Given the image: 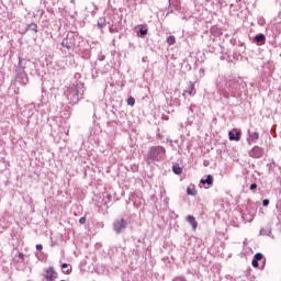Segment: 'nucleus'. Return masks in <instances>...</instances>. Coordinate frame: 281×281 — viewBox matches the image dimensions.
I'll return each instance as SVG.
<instances>
[{"mask_svg": "<svg viewBox=\"0 0 281 281\" xmlns=\"http://www.w3.org/2000/svg\"><path fill=\"white\" fill-rule=\"evenodd\" d=\"M64 93L69 104H78L82 100V95H85V83L76 80Z\"/></svg>", "mask_w": 281, "mask_h": 281, "instance_id": "1", "label": "nucleus"}, {"mask_svg": "<svg viewBox=\"0 0 281 281\" xmlns=\"http://www.w3.org/2000/svg\"><path fill=\"white\" fill-rule=\"evenodd\" d=\"M31 65H34L32 60L19 57V63L15 66V81H18L19 85H22V87H25V85L30 82V78L27 77L25 69Z\"/></svg>", "mask_w": 281, "mask_h": 281, "instance_id": "2", "label": "nucleus"}, {"mask_svg": "<svg viewBox=\"0 0 281 281\" xmlns=\"http://www.w3.org/2000/svg\"><path fill=\"white\" fill-rule=\"evenodd\" d=\"M146 159L148 164H155V161H164V159H166V148L160 145L149 147Z\"/></svg>", "mask_w": 281, "mask_h": 281, "instance_id": "3", "label": "nucleus"}, {"mask_svg": "<svg viewBox=\"0 0 281 281\" xmlns=\"http://www.w3.org/2000/svg\"><path fill=\"white\" fill-rule=\"evenodd\" d=\"M80 43H82V37L77 33L70 32L63 40L61 47H66V49H76L77 47H80Z\"/></svg>", "mask_w": 281, "mask_h": 281, "instance_id": "4", "label": "nucleus"}, {"mask_svg": "<svg viewBox=\"0 0 281 281\" xmlns=\"http://www.w3.org/2000/svg\"><path fill=\"white\" fill-rule=\"evenodd\" d=\"M248 155L252 159H262L265 157V148L256 145L248 151Z\"/></svg>", "mask_w": 281, "mask_h": 281, "instance_id": "5", "label": "nucleus"}, {"mask_svg": "<svg viewBox=\"0 0 281 281\" xmlns=\"http://www.w3.org/2000/svg\"><path fill=\"white\" fill-rule=\"evenodd\" d=\"M127 225L128 223L126 222V220L119 218L113 222V229L115 234H122V232H124Z\"/></svg>", "mask_w": 281, "mask_h": 281, "instance_id": "6", "label": "nucleus"}, {"mask_svg": "<svg viewBox=\"0 0 281 281\" xmlns=\"http://www.w3.org/2000/svg\"><path fill=\"white\" fill-rule=\"evenodd\" d=\"M43 278L45 281H56V279L58 278V272H56V270H54V267H48L44 271Z\"/></svg>", "mask_w": 281, "mask_h": 281, "instance_id": "7", "label": "nucleus"}, {"mask_svg": "<svg viewBox=\"0 0 281 281\" xmlns=\"http://www.w3.org/2000/svg\"><path fill=\"white\" fill-rule=\"evenodd\" d=\"M259 139H260V134L258 132L248 131L247 142L249 146H251V144H257Z\"/></svg>", "mask_w": 281, "mask_h": 281, "instance_id": "8", "label": "nucleus"}, {"mask_svg": "<svg viewBox=\"0 0 281 281\" xmlns=\"http://www.w3.org/2000/svg\"><path fill=\"white\" fill-rule=\"evenodd\" d=\"M252 43H256L258 46L265 45V43H267V36L259 33L254 37Z\"/></svg>", "mask_w": 281, "mask_h": 281, "instance_id": "9", "label": "nucleus"}, {"mask_svg": "<svg viewBox=\"0 0 281 281\" xmlns=\"http://www.w3.org/2000/svg\"><path fill=\"white\" fill-rule=\"evenodd\" d=\"M186 93H188V95H190L191 98L196 95V89L194 88V82L192 81L189 82V89L184 90L182 95H186Z\"/></svg>", "mask_w": 281, "mask_h": 281, "instance_id": "10", "label": "nucleus"}, {"mask_svg": "<svg viewBox=\"0 0 281 281\" xmlns=\"http://www.w3.org/2000/svg\"><path fill=\"white\" fill-rule=\"evenodd\" d=\"M186 220L192 226L193 232H196V227H199L196 218L193 215H188Z\"/></svg>", "mask_w": 281, "mask_h": 281, "instance_id": "11", "label": "nucleus"}, {"mask_svg": "<svg viewBox=\"0 0 281 281\" xmlns=\"http://www.w3.org/2000/svg\"><path fill=\"white\" fill-rule=\"evenodd\" d=\"M200 183H202V186H214V176L207 175L206 179L200 180Z\"/></svg>", "mask_w": 281, "mask_h": 281, "instance_id": "12", "label": "nucleus"}, {"mask_svg": "<svg viewBox=\"0 0 281 281\" xmlns=\"http://www.w3.org/2000/svg\"><path fill=\"white\" fill-rule=\"evenodd\" d=\"M228 139L231 142H240V132H228Z\"/></svg>", "mask_w": 281, "mask_h": 281, "instance_id": "13", "label": "nucleus"}, {"mask_svg": "<svg viewBox=\"0 0 281 281\" xmlns=\"http://www.w3.org/2000/svg\"><path fill=\"white\" fill-rule=\"evenodd\" d=\"M109 22H106V18H100L97 22V27L98 30H101V32H103L102 30H104V27H106V24Z\"/></svg>", "mask_w": 281, "mask_h": 281, "instance_id": "14", "label": "nucleus"}, {"mask_svg": "<svg viewBox=\"0 0 281 281\" xmlns=\"http://www.w3.org/2000/svg\"><path fill=\"white\" fill-rule=\"evenodd\" d=\"M25 32H35V34H37L38 33V24H36V23L27 24L25 27Z\"/></svg>", "mask_w": 281, "mask_h": 281, "instance_id": "15", "label": "nucleus"}, {"mask_svg": "<svg viewBox=\"0 0 281 281\" xmlns=\"http://www.w3.org/2000/svg\"><path fill=\"white\" fill-rule=\"evenodd\" d=\"M259 236H269L271 237V226H266L265 228H261L259 232Z\"/></svg>", "mask_w": 281, "mask_h": 281, "instance_id": "16", "label": "nucleus"}, {"mask_svg": "<svg viewBox=\"0 0 281 281\" xmlns=\"http://www.w3.org/2000/svg\"><path fill=\"white\" fill-rule=\"evenodd\" d=\"M172 172H173V175H182L183 168H181V166H179V164H175L172 166Z\"/></svg>", "mask_w": 281, "mask_h": 281, "instance_id": "17", "label": "nucleus"}, {"mask_svg": "<svg viewBox=\"0 0 281 281\" xmlns=\"http://www.w3.org/2000/svg\"><path fill=\"white\" fill-rule=\"evenodd\" d=\"M63 273H66V276H69L71 273V266L68 263H63L61 265Z\"/></svg>", "mask_w": 281, "mask_h": 281, "instance_id": "18", "label": "nucleus"}, {"mask_svg": "<svg viewBox=\"0 0 281 281\" xmlns=\"http://www.w3.org/2000/svg\"><path fill=\"white\" fill-rule=\"evenodd\" d=\"M147 34H148V29L140 27L138 30V36H140V38H144V36H146Z\"/></svg>", "mask_w": 281, "mask_h": 281, "instance_id": "19", "label": "nucleus"}, {"mask_svg": "<svg viewBox=\"0 0 281 281\" xmlns=\"http://www.w3.org/2000/svg\"><path fill=\"white\" fill-rule=\"evenodd\" d=\"M169 5H171V8H175L176 10H179L180 8L179 1L177 0H169Z\"/></svg>", "mask_w": 281, "mask_h": 281, "instance_id": "20", "label": "nucleus"}, {"mask_svg": "<svg viewBox=\"0 0 281 281\" xmlns=\"http://www.w3.org/2000/svg\"><path fill=\"white\" fill-rule=\"evenodd\" d=\"M187 194H189L190 196H196V189L188 187Z\"/></svg>", "mask_w": 281, "mask_h": 281, "instance_id": "21", "label": "nucleus"}, {"mask_svg": "<svg viewBox=\"0 0 281 281\" xmlns=\"http://www.w3.org/2000/svg\"><path fill=\"white\" fill-rule=\"evenodd\" d=\"M109 32L111 34H117V32H120V29H117V26H114L113 24L109 26Z\"/></svg>", "mask_w": 281, "mask_h": 281, "instance_id": "22", "label": "nucleus"}, {"mask_svg": "<svg viewBox=\"0 0 281 281\" xmlns=\"http://www.w3.org/2000/svg\"><path fill=\"white\" fill-rule=\"evenodd\" d=\"M167 43H168V45H175V43H177L175 35L168 36Z\"/></svg>", "mask_w": 281, "mask_h": 281, "instance_id": "23", "label": "nucleus"}, {"mask_svg": "<svg viewBox=\"0 0 281 281\" xmlns=\"http://www.w3.org/2000/svg\"><path fill=\"white\" fill-rule=\"evenodd\" d=\"M127 104H128V106H135V98L130 97V98L127 99Z\"/></svg>", "mask_w": 281, "mask_h": 281, "instance_id": "24", "label": "nucleus"}, {"mask_svg": "<svg viewBox=\"0 0 281 281\" xmlns=\"http://www.w3.org/2000/svg\"><path fill=\"white\" fill-rule=\"evenodd\" d=\"M262 258H263V255H262L261 252H257V254L254 256V259L257 260V261H259V262H260V260H262Z\"/></svg>", "mask_w": 281, "mask_h": 281, "instance_id": "25", "label": "nucleus"}, {"mask_svg": "<svg viewBox=\"0 0 281 281\" xmlns=\"http://www.w3.org/2000/svg\"><path fill=\"white\" fill-rule=\"evenodd\" d=\"M251 265H252V267L255 268V269H258V267H259V261L258 260H256V259H252V262H251Z\"/></svg>", "mask_w": 281, "mask_h": 281, "instance_id": "26", "label": "nucleus"}, {"mask_svg": "<svg viewBox=\"0 0 281 281\" xmlns=\"http://www.w3.org/2000/svg\"><path fill=\"white\" fill-rule=\"evenodd\" d=\"M106 59V56L102 55V53H100L98 55V60L102 61V60H105Z\"/></svg>", "mask_w": 281, "mask_h": 281, "instance_id": "27", "label": "nucleus"}, {"mask_svg": "<svg viewBox=\"0 0 281 281\" xmlns=\"http://www.w3.org/2000/svg\"><path fill=\"white\" fill-rule=\"evenodd\" d=\"M258 189V184L257 183H251L249 187V190L254 191Z\"/></svg>", "mask_w": 281, "mask_h": 281, "instance_id": "28", "label": "nucleus"}, {"mask_svg": "<svg viewBox=\"0 0 281 281\" xmlns=\"http://www.w3.org/2000/svg\"><path fill=\"white\" fill-rule=\"evenodd\" d=\"M269 203H270L269 199H265V200L262 201L263 207L269 206Z\"/></svg>", "mask_w": 281, "mask_h": 281, "instance_id": "29", "label": "nucleus"}, {"mask_svg": "<svg viewBox=\"0 0 281 281\" xmlns=\"http://www.w3.org/2000/svg\"><path fill=\"white\" fill-rule=\"evenodd\" d=\"M85 223H87V217H80L79 218V224L85 225Z\"/></svg>", "mask_w": 281, "mask_h": 281, "instance_id": "30", "label": "nucleus"}, {"mask_svg": "<svg viewBox=\"0 0 281 281\" xmlns=\"http://www.w3.org/2000/svg\"><path fill=\"white\" fill-rule=\"evenodd\" d=\"M172 281H187L183 277H177Z\"/></svg>", "mask_w": 281, "mask_h": 281, "instance_id": "31", "label": "nucleus"}, {"mask_svg": "<svg viewBox=\"0 0 281 281\" xmlns=\"http://www.w3.org/2000/svg\"><path fill=\"white\" fill-rule=\"evenodd\" d=\"M173 10H172V5L169 4L168 9H167V14H172Z\"/></svg>", "mask_w": 281, "mask_h": 281, "instance_id": "32", "label": "nucleus"}, {"mask_svg": "<svg viewBox=\"0 0 281 281\" xmlns=\"http://www.w3.org/2000/svg\"><path fill=\"white\" fill-rule=\"evenodd\" d=\"M35 247L37 251H43V245L37 244Z\"/></svg>", "mask_w": 281, "mask_h": 281, "instance_id": "33", "label": "nucleus"}, {"mask_svg": "<svg viewBox=\"0 0 281 281\" xmlns=\"http://www.w3.org/2000/svg\"><path fill=\"white\" fill-rule=\"evenodd\" d=\"M18 258H20V260H23L25 258V255L23 252H19Z\"/></svg>", "mask_w": 281, "mask_h": 281, "instance_id": "34", "label": "nucleus"}, {"mask_svg": "<svg viewBox=\"0 0 281 281\" xmlns=\"http://www.w3.org/2000/svg\"><path fill=\"white\" fill-rule=\"evenodd\" d=\"M226 87H227L228 91H232V81H228V82L226 83Z\"/></svg>", "mask_w": 281, "mask_h": 281, "instance_id": "35", "label": "nucleus"}, {"mask_svg": "<svg viewBox=\"0 0 281 281\" xmlns=\"http://www.w3.org/2000/svg\"><path fill=\"white\" fill-rule=\"evenodd\" d=\"M239 47H245V43L239 42Z\"/></svg>", "mask_w": 281, "mask_h": 281, "instance_id": "36", "label": "nucleus"}, {"mask_svg": "<svg viewBox=\"0 0 281 281\" xmlns=\"http://www.w3.org/2000/svg\"><path fill=\"white\" fill-rule=\"evenodd\" d=\"M241 53H243V54H245V46H244V48H243Z\"/></svg>", "mask_w": 281, "mask_h": 281, "instance_id": "37", "label": "nucleus"}, {"mask_svg": "<svg viewBox=\"0 0 281 281\" xmlns=\"http://www.w3.org/2000/svg\"><path fill=\"white\" fill-rule=\"evenodd\" d=\"M243 1H247V0H243Z\"/></svg>", "mask_w": 281, "mask_h": 281, "instance_id": "38", "label": "nucleus"}]
</instances>
